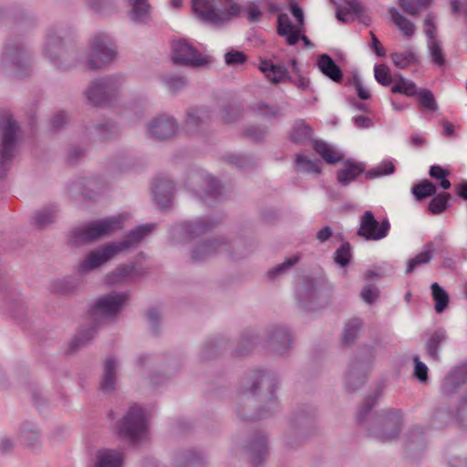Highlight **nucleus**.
<instances>
[{
	"label": "nucleus",
	"mask_w": 467,
	"mask_h": 467,
	"mask_svg": "<svg viewBox=\"0 0 467 467\" xmlns=\"http://www.w3.org/2000/svg\"><path fill=\"white\" fill-rule=\"evenodd\" d=\"M379 395L380 390H376L365 398L358 410L356 420L368 431V436L381 442H388L400 435L403 424V413L399 409L382 410L372 413V408Z\"/></svg>",
	"instance_id": "1"
},
{
	"label": "nucleus",
	"mask_w": 467,
	"mask_h": 467,
	"mask_svg": "<svg viewBox=\"0 0 467 467\" xmlns=\"http://www.w3.org/2000/svg\"><path fill=\"white\" fill-rule=\"evenodd\" d=\"M128 300V292H112L98 298L89 311L93 324L74 337L69 345V351L72 352L88 344L97 333L98 319L115 317Z\"/></svg>",
	"instance_id": "2"
},
{
	"label": "nucleus",
	"mask_w": 467,
	"mask_h": 467,
	"mask_svg": "<svg viewBox=\"0 0 467 467\" xmlns=\"http://www.w3.org/2000/svg\"><path fill=\"white\" fill-rule=\"evenodd\" d=\"M192 9L194 16L202 24L222 27L237 17L242 7L232 0L223 9L217 8L215 0H192Z\"/></svg>",
	"instance_id": "3"
},
{
	"label": "nucleus",
	"mask_w": 467,
	"mask_h": 467,
	"mask_svg": "<svg viewBox=\"0 0 467 467\" xmlns=\"http://www.w3.org/2000/svg\"><path fill=\"white\" fill-rule=\"evenodd\" d=\"M122 227L121 216L105 217L74 228L68 236V242L75 246L92 243L114 234Z\"/></svg>",
	"instance_id": "4"
},
{
	"label": "nucleus",
	"mask_w": 467,
	"mask_h": 467,
	"mask_svg": "<svg viewBox=\"0 0 467 467\" xmlns=\"http://www.w3.org/2000/svg\"><path fill=\"white\" fill-rule=\"evenodd\" d=\"M276 384V379L273 372L257 370L254 374L250 392L255 395L259 389L265 388L268 390L267 404L253 414H246L242 411L241 408H238L237 416L243 420H258L271 416L279 407L275 394Z\"/></svg>",
	"instance_id": "5"
},
{
	"label": "nucleus",
	"mask_w": 467,
	"mask_h": 467,
	"mask_svg": "<svg viewBox=\"0 0 467 467\" xmlns=\"http://www.w3.org/2000/svg\"><path fill=\"white\" fill-rule=\"evenodd\" d=\"M0 70L16 78H24L30 73V56L24 45L11 42L5 46Z\"/></svg>",
	"instance_id": "6"
},
{
	"label": "nucleus",
	"mask_w": 467,
	"mask_h": 467,
	"mask_svg": "<svg viewBox=\"0 0 467 467\" xmlns=\"http://www.w3.org/2000/svg\"><path fill=\"white\" fill-rule=\"evenodd\" d=\"M0 128L3 134L2 148L0 150V178L5 179L15 157L19 130L17 122L8 114L0 117Z\"/></svg>",
	"instance_id": "7"
},
{
	"label": "nucleus",
	"mask_w": 467,
	"mask_h": 467,
	"mask_svg": "<svg viewBox=\"0 0 467 467\" xmlns=\"http://www.w3.org/2000/svg\"><path fill=\"white\" fill-rule=\"evenodd\" d=\"M375 353L374 347L366 346L360 354L351 360L344 379L348 392H354L364 385Z\"/></svg>",
	"instance_id": "8"
},
{
	"label": "nucleus",
	"mask_w": 467,
	"mask_h": 467,
	"mask_svg": "<svg viewBox=\"0 0 467 467\" xmlns=\"http://www.w3.org/2000/svg\"><path fill=\"white\" fill-rule=\"evenodd\" d=\"M186 186L208 206H213L215 202L223 199L221 183L215 178L202 171L192 173L187 180Z\"/></svg>",
	"instance_id": "9"
},
{
	"label": "nucleus",
	"mask_w": 467,
	"mask_h": 467,
	"mask_svg": "<svg viewBox=\"0 0 467 467\" xmlns=\"http://www.w3.org/2000/svg\"><path fill=\"white\" fill-rule=\"evenodd\" d=\"M117 430L121 438L135 444L147 431V420L143 409L136 404L131 406L118 422Z\"/></svg>",
	"instance_id": "10"
},
{
	"label": "nucleus",
	"mask_w": 467,
	"mask_h": 467,
	"mask_svg": "<svg viewBox=\"0 0 467 467\" xmlns=\"http://www.w3.org/2000/svg\"><path fill=\"white\" fill-rule=\"evenodd\" d=\"M120 85V77L109 76L93 80L86 89L85 94L92 105L101 106L117 97Z\"/></svg>",
	"instance_id": "11"
},
{
	"label": "nucleus",
	"mask_w": 467,
	"mask_h": 467,
	"mask_svg": "<svg viewBox=\"0 0 467 467\" xmlns=\"http://www.w3.org/2000/svg\"><path fill=\"white\" fill-rule=\"evenodd\" d=\"M91 57L88 61L90 69H99L116 57L113 38L107 33L99 32L91 40Z\"/></svg>",
	"instance_id": "12"
},
{
	"label": "nucleus",
	"mask_w": 467,
	"mask_h": 467,
	"mask_svg": "<svg viewBox=\"0 0 467 467\" xmlns=\"http://www.w3.org/2000/svg\"><path fill=\"white\" fill-rule=\"evenodd\" d=\"M171 47V59L176 65L198 67L209 63L208 57L202 55L195 47L185 39L173 41Z\"/></svg>",
	"instance_id": "13"
},
{
	"label": "nucleus",
	"mask_w": 467,
	"mask_h": 467,
	"mask_svg": "<svg viewBox=\"0 0 467 467\" xmlns=\"http://www.w3.org/2000/svg\"><path fill=\"white\" fill-rule=\"evenodd\" d=\"M315 420V410L312 408L302 409L297 411L290 420V432L287 434L286 445L294 448L299 442H294V440L300 441L305 440L313 428Z\"/></svg>",
	"instance_id": "14"
},
{
	"label": "nucleus",
	"mask_w": 467,
	"mask_h": 467,
	"mask_svg": "<svg viewBox=\"0 0 467 467\" xmlns=\"http://www.w3.org/2000/svg\"><path fill=\"white\" fill-rule=\"evenodd\" d=\"M60 29L50 27L46 36L44 56L57 68L67 69L68 65L65 63L67 51L64 47L63 36Z\"/></svg>",
	"instance_id": "15"
},
{
	"label": "nucleus",
	"mask_w": 467,
	"mask_h": 467,
	"mask_svg": "<svg viewBox=\"0 0 467 467\" xmlns=\"http://www.w3.org/2000/svg\"><path fill=\"white\" fill-rule=\"evenodd\" d=\"M389 229L388 219L379 223L371 211H366L361 216L358 235L365 240L379 241L388 235Z\"/></svg>",
	"instance_id": "16"
},
{
	"label": "nucleus",
	"mask_w": 467,
	"mask_h": 467,
	"mask_svg": "<svg viewBox=\"0 0 467 467\" xmlns=\"http://www.w3.org/2000/svg\"><path fill=\"white\" fill-rule=\"evenodd\" d=\"M298 300L301 307L309 311L319 309L327 302L322 289L312 279L305 280L299 288Z\"/></svg>",
	"instance_id": "17"
},
{
	"label": "nucleus",
	"mask_w": 467,
	"mask_h": 467,
	"mask_svg": "<svg viewBox=\"0 0 467 467\" xmlns=\"http://www.w3.org/2000/svg\"><path fill=\"white\" fill-rule=\"evenodd\" d=\"M293 338L287 327L282 325L269 327L266 348L275 355H284L290 349Z\"/></svg>",
	"instance_id": "18"
},
{
	"label": "nucleus",
	"mask_w": 467,
	"mask_h": 467,
	"mask_svg": "<svg viewBox=\"0 0 467 467\" xmlns=\"http://www.w3.org/2000/svg\"><path fill=\"white\" fill-rule=\"evenodd\" d=\"M229 248L230 244L223 237L202 239L192 246L191 257L194 262H202Z\"/></svg>",
	"instance_id": "19"
},
{
	"label": "nucleus",
	"mask_w": 467,
	"mask_h": 467,
	"mask_svg": "<svg viewBox=\"0 0 467 467\" xmlns=\"http://www.w3.org/2000/svg\"><path fill=\"white\" fill-rule=\"evenodd\" d=\"M217 223V221L211 218L187 221L174 227L171 235L173 239H179L182 235L186 240H191L213 230Z\"/></svg>",
	"instance_id": "20"
},
{
	"label": "nucleus",
	"mask_w": 467,
	"mask_h": 467,
	"mask_svg": "<svg viewBox=\"0 0 467 467\" xmlns=\"http://www.w3.org/2000/svg\"><path fill=\"white\" fill-rule=\"evenodd\" d=\"M276 31L280 36L285 37L286 43L289 46H295L299 39H301L307 47L314 46L311 40L304 34V27L296 28L286 14L283 13L278 15Z\"/></svg>",
	"instance_id": "21"
},
{
	"label": "nucleus",
	"mask_w": 467,
	"mask_h": 467,
	"mask_svg": "<svg viewBox=\"0 0 467 467\" xmlns=\"http://www.w3.org/2000/svg\"><path fill=\"white\" fill-rule=\"evenodd\" d=\"M467 382V361L453 367L444 377L440 387V392L444 397L458 392Z\"/></svg>",
	"instance_id": "22"
},
{
	"label": "nucleus",
	"mask_w": 467,
	"mask_h": 467,
	"mask_svg": "<svg viewBox=\"0 0 467 467\" xmlns=\"http://www.w3.org/2000/svg\"><path fill=\"white\" fill-rule=\"evenodd\" d=\"M178 125L173 117L162 114L154 118L148 125L150 137L160 140H169L176 134Z\"/></svg>",
	"instance_id": "23"
},
{
	"label": "nucleus",
	"mask_w": 467,
	"mask_h": 467,
	"mask_svg": "<svg viewBox=\"0 0 467 467\" xmlns=\"http://www.w3.org/2000/svg\"><path fill=\"white\" fill-rule=\"evenodd\" d=\"M118 254L112 243L91 251L78 265V272L83 274L94 270Z\"/></svg>",
	"instance_id": "24"
},
{
	"label": "nucleus",
	"mask_w": 467,
	"mask_h": 467,
	"mask_svg": "<svg viewBox=\"0 0 467 467\" xmlns=\"http://www.w3.org/2000/svg\"><path fill=\"white\" fill-rule=\"evenodd\" d=\"M155 227V223L140 224L129 233H127L122 240L112 243L117 253L137 248L142 240L150 234Z\"/></svg>",
	"instance_id": "25"
},
{
	"label": "nucleus",
	"mask_w": 467,
	"mask_h": 467,
	"mask_svg": "<svg viewBox=\"0 0 467 467\" xmlns=\"http://www.w3.org/2000/svg\"><path fill=\"white\" fill-rule=\"evenodd\" d=\"M147 273L146 269L138 263L131 262L130 264L118 266L113 272L107 275V282L109 284L122 283L129 279H137L142 277Z\"/></svg>",
	"instance_id": "26"
},
{
	"label": "nucleus",
	"mask_w": 467,
	"mask_h": 467,
	"mask_svg": "<svg viewBox=\"0 0 467 467\" xmlns=\"http://www.w3.org/2000/svg\"><path fill=\"white\" fill-rule=\"evenodd\" d=\"M246 449L250 454L252 463L258 467L268 455L267 437L263 432L255 433L246 444Z\"/></svg>",
	"instance_id": "27"
},
{
	"label": "nucleus",
	"mask_w": 467,
	"mask_h": 467,
	"mask_svg": "<svg viewBox=\"0 0 467 467\" xmlns=\"http://www.w3.org/2000/svg\"><path fill=\"white\" fill-rule=\"evenodd\" d=\"M174 183L166 177H159L152 184L155 202L161 207L167 208L171 202L174 193Z\"/></svg>",
	"instance_id": "28"
},
{
	"label": "nucleus",
	"mask_w": 467,
	"mask_h": 467,
	"mask_svg": "<svg viewBox=\"0 0 467 467\" xmlns=\"http://www.w3.org/2000/svg\"><path fill=\"white\" fill-rule=\"evenodd\" d=\"M448 338V333L443 327L431 331L424 346L427 357L435 362L440 361V349L447 342Z\"/></svg>",
	"instance_id": "29"
},
{
	"label": "nucleus",
	"mask_w": 467,
	"mask_h": 467,
	"mask_svg": "<svg viewBox=\"0 0 467 467\" xmlns=\"http://www.w3.org/2000/svg\"><path fill=\"white\" fill-rule=\"evenodd\" d=\"M259 69L274 84L283 81L295 82V78L290 75L284 64H274L272 61L264 60L261 61Z\"/></svg>",
	"instance_id": "30"
},
{
	"label": "nucleus",
	"mask_w": 467,
	"mask_h": 467,
	"mask_svg": "<svg viewBox=\"0 0 467 467\" xmlns=\"http://www.w3.org/2000/svg\"><path fill=\"white\" fill-rule=\"evenodd\" d=\"M443 240V236H437L434 241L426 243L423 251L408 261L406 273L410 274L416 267L429 264L434 255L435 244H441Z\"/></svg>",
	"instance_id": "31"
},
{
	"label": "nucleus",
	"mask_w": 467,
	"mask_h": 467,
	"mask_svg": "<svg viewBox=\"0 0 467 467\" xmlns=\"http://www.w3.org/2000/svg\"><path fill=\"white\" fill-rule=\"evenodd\" d=\"M456 422V411L448 405H441L434 409L431 418L430 426L433 429L441 430L451 422Z\"/></svg>",
	"instance_id": "32"
},
{
	"label": "nucleus",
	"mask_w": 467,
	"mask_h": 467,
	"mask_svg": "<svg viewBox=\"0 0 467 467\" xmlns=\"http://www.w3.org/2000/svg\"><path fill=\"white\" fill-rule=\"evenodd\" d=\"M365 171V165L349 160L344 161V167L337 171V180L341 186H348Z\"/></svg>",
	"instance_id": "33"
},
{
	"label": "nucleus",
	"mask_w": 467,
	"mask_h": 467,
	"mask_svg": "<svg viewBox=\"0 0 467 467\" xmlns=\"http://www.w3.org/2000/svg\"><path fill=\"white\" fill-rule=\"evenodd\" d=\"M130 9L129 16L136 24H148L151 20L150 5L148 0H127Z\"/></svg>",
	"instance_id": "34"
},
{
	"label": "nucleus",
	"mask_w": 467,
	"mask_h": 467,
	"mask_svg": "<svg viewBox=\"0 0 467 467\" xmlns=\"http://www.w3.org/2000/svg\"><path fill=\"white\" fill-rule=\"evenodd\" d=\"M405 448L409 457H415L424 451L425 439L421 427L414 426L409 431Z\"/></svg>",
	"instance_id": "35"
},
{
	"label": "nucleus",
	"mask_w": 467,
	"mask_h": 467,
	"mask_svg": "<svg viewBox=\"0 0 467 467\" xmlns=\"http://www.w3.org/2000/svg\"><path fill=\"white\" fill-rule=\"evenodd\" d=\"M123 453L117 450L101 449L96 453L94 467H122Z\"/></svg>",
	"instance_id": "36"
},
{
	"label": "nucleus",
	"mask_w": 467,
	"mask_h": 467,
	"mask_svg": "<svg viewBox=\"0 0 467 467\" xmlns=\"http://www.w3.org/2000/svg\"><path fill=\"white\" fill-rule=\"evenodd\" d=\"M319 70L328 78L336 83L343 79V72L340 67L327 54H321L317 58Z\"/></svg>",
	"instance_id": "37"
},
{
	"label": "nucleus",
	"mask_w": 467,
	"mask_h": 467,
	"mask_svg": "<svg viewBox=\"0 0 467 467\" xmlns=\"http://www.w3.org/2000/svg\"><path fill=\"white\" fill-rule=\"evenodd\" d=\"M117 362L114 358H109L105 360L100 381V389L109 393L116 387Z\"/></svg>",
	"instance_id": "38"
},
{
	"label": "nucleus",
	"mask_w": 467,
	"mask_h": 467,
	"mask_svg": "<svg viewBox=\"0 0 467 467\" xmlns=\"http://www.w3.org/2000/svg\"><path fill=\"white\" fill-rule=\"evenodd\" d=\"M40 430L32 424L26 423L19 431L22 442L31 450H37L41 446Z\"/></svg>",
	"instance_id": "39"
},
{
	"label": "nucleus",
	"mask_w": 467,
	"mask_h": 467,
	"mask_svg": "<svg viewBox=\"0 0 467 467\" xmlns=\"http://www.w3.org/2000/svg\"><path fill=\"white\" fill-rule=\"evenodd\" d=\"M229 341L223 336L209 339L204 343L202 352V359H211L228 348Z\"/></svg>",
	"instance_id": "40"
},
{
	"label": "nucleus",
	"mask_w": 467,
	"mask_h": 467,
	"mask_svg": "<svg viewBox=\"0 0 467 467\" xmlns=\"http://www.w3.org/2000/svg\"><path fill=\"white\" fill-rule=\"evenodd\" d=\"M176 462L178 467H204L206 464L203 455L195 450H187L181 452Z\"/></svg>",
	"instance_id": "41"
},
{
	"label": "nucleus",
	"mask_w": 467,
	"mask_h": 467,
	"mask_svg": "<svg viewBox=\"0 0 467 467\" xmlns=\"http://www.w3.org/2000/svg\"><path fill=\"white\" fill-rule=\"evenodd\" d=\"M390 58L395 67L401 69L419 64V57L411 48H408L404 52L391 53Z\"/></svg>",
	"instance_id": "42"
},
{
	"label": "nucleus",
	"mask_w": 467,
	"mask_h": 467,
	"mask_svg": "<svg viewBox=\"0 0 467 467\" xmlns=\"http://www.w3.org/2000/svg\"><path fill=\"white\" fill-rule=\"evenodd\" d=\"M256 339L257 336L254 331L244 330L241 335V341L239 345L234 349H232V355L234 357H244L248 355L255 345Z\"/></svg>",
	"instance_id": "43"
},
{
	"label": "nucleus",
	"mask_w": 467,
	"mask_h": 467,
	"mask_svg": "<svg viewBox=\"0 0 467 467\" xmlns=\"http://www.w3.org/2000/svg\"><path fill=\"white\" fill-rule=\"evenodd\" d=\"M436 192L437 186L428 179L421 180L411 188V193L418 202H421L428 197H432Z\"/></svg>",
	"instance_id": "44"
},
{
	"label": "nucleus",
	"mask_w": 467,
	"mask_h": 467,
	"mask_svg": "<svg viewBox=\"0 0 467 467\" xmlns=\"http://www.w3.org/2000/svg\"><path fill=\"white\" fill-rule=\"evenodd\" d=\"M451 195L447 192H441L432 196V199L430 201L428 205V211L430 213L433 215H438L445 211L450 206V200Z\"/></svg>",
	"instance_id": "45"
},
{
	"label": "nucleus",
	"mask_w": 467,
	"mask_h": 467,
	"mask_svg": "<svg viewBox=\"0 0 467 467\" xmlns=\"http://www.w3.org/2000/svg\"><path fill=\"white\" fill-rule=\"evenodd\" d=\"M313 132V129L301 120L294 125L290 138L293 142L303 145L312 139Z\"/></svg>",
	"instance_id": "46"
},
{
	"label": "nucleus",
	"mask_w": 467,
	"mask_h": 467,
	"mask_svg": "<svg viewBox=\"0 0 467 467\" xmlns=\"http://www.w3.org/2000/svg\"><path fill=\"white\" fill-rule=\"evenodd\" d=\"M431 296L434 301V309L437 314H441L449 305V295L446 290L438 283H432L431 285Z\"/></svg>",
	"instance_id": "47"
},
{
	"label": "nucleus",
	"mask_w": 467,
	"mask_h": 467,
	"mask_svg": "<svg viewBox=\"0 0 467 467\" xmlns=\"http://www.w3.org/2000/svg\"><path fill=\"white\" fill-rule=\"evenodd\" d=\"M389 13L393 23L405 36L410 37L414 35L415 26L411 21L400 15L395 7H390Z\"/></svg>",
	"instance_id": "48"
},
{
	"label": "nucleus",
	"mask_w": 467,
	"mask_h": 467,
	"mask_svg": "<svg viewBox=\"0 0 467 467\" xmlns=\"http://www.w3.org/2000/svg\"><path fill=\"white\" fill-rule=\"evenodd\" d=\"M362 327V321L359 318H352L348 320L344 327L342 334V343L350 345L358 338L359 331Z\"/></svg>",
	"instance_id": "49"
},
{
	"label": "nucleus",
	"mask_w": 467,
	"mask_h": 467,
	"mask_svg": "<svg viewBox=\"0 0 467 467\" xmlns=\"http://www.w3.org/2000/svg\"><path fill=\"white\" fill-rule=\"evenodd\" d=\"M318 160L313 161L303 154H296L295 169L298 172L319 174L321 168Z\"/></svg>",
	"instance_id": "50"
},
{
	"label": "nucleus",
	"mask_w": 467,
	"mask_h": 467,
	"mask_svg": "<svg viewBox=\"0 0 467 467\" xmlns=\"http://www.w3.org/2000/svg\"><path fill=\"white\" fill-rule=\"evenodd\" d=\"M313 148L329 164H336L342 159L341 155H337L333 149L323 140H314Z\"/></svg>",
	"instance_id": "51"
},
{
	"label": "nucleus",
	"mask_w": 467,
	"mask_h": 467,
	"mask_svg": "<svg viewBox=\"0 0 467 467\" xmlns=\"http://www.w3.org/2000/svg\"><path fill=\"white\" fill-rule=\"evenodd\" d=\"M57 212L58 210L55 205L37 211L33 218L34 224L38 228H45L55 221Z\"/></svg>",
	"instance_id": "52"
},
{
	"label": "nucleus",
	"mask_w": 467,
	"mask_h": 467,
	"mask_svg": "<svg viewBox=\"0 0 467 467\" xmlns=\"http://www.w3.org/2000/svg\"><path fill=\"white\" fill-rule=\"evenodd\" d=\"M250 109L254 114L267 119L281 116V109L278 106H271L262 101L253 103Z\"/></svg>",
	"instance_id": "53"
},
{
	"label": "nucleus",
	"mask_w": 467,
	"mask_h": 467,
	"mask_svg": "<svg viewBox=\"0 0 467 467\" xmlns=\"http://www.w3.org/2000/svg\"><path fill=\"white\" fill-rule=\"evenodd\" d=\"M363 5L357 0H345V6L342 8H337V18L343 22H348L349 15H359L363 11Z\"/></svg>",
	"instance_id": "54"
},
{
	"label": "nucleus",
	"mask_w": 467,
	"mask_h": 467,
	"mask_svg": "<svg viewBox=\"0 0 467 467\" xmlns=\"http://www.w3.org/2000/svg\"><path fill=\"white\" fill-rule=\"evenodd\" d=\"M88 6L99 16L112 14L117 6L115 0H85Z\"/></svg>",
	"instance_id": "55"
},
{
	"label": "nucleus",
	"mask_w": 467,
	"mask_h": 467,
	"mask_svg": "<svg viewBox=\"0 0 467 467\" xmlns=\"http://www.w3.org/2000/svg\"><path fill=\"white\" fill-rule=\"evenodd\" d=\"M390 90L392 93L403 94L407 97H414L419 92V89L413 81L402 77H400V79L396 81V83L391 87Z\"/></svg>",
	"instance_id": "56"
},
{
	"label": "nucleus",
	"mask_w": 467,
	"mask_h": 467,
	"mask_svg": "<svg viewBox=\"0 0 467 467\" xmlns=\"http://www.w3.org/2000/svg\"><path fill=\"white\" fill-rule=\"evenodd\" d=\"M416 96L419 98V106L421 109H427L431 112L438 110L437 101L430 89L420 88Z\"/></svg>",
	"instance_id": "57"
},
{
	"label": "nucleus",
	"mask_w": 467,
	"mask_h": 467,
	"mask_svg": "<svg viewBox=\"0 0 467 467\" xmlns=\"http://www.w3.org/2000/svg\"><path fill=\"white\" fill-rule=\"evenodd\" d=\"M429 175L431 178L439 181V184L443 190L451 189V183L447 179L450 175L448 170L442 168L441 165L434 164L431 166Z\"/></svg>",
	"instance_id": "58"
},
{
	"label": "nucleus",
	"mask_w": 467,
	"mask_h": 467,
	"mask_svg": "<svg viewBox=\"0 0 467 467\" xmlns=\"http://www.w3.org/2000/svg\"><path fill=\"white\" fill-rule=\"evenodd\" d=\"M351 258V245L348 242L343 243L334 254V262L340 267L348 266Z\"/></svg>",
	"instance_id": "59"
},
{
	"label": "nucleus",
	"mask_w": 467,
	"mask_h": 467,
	"mask_svg": "<svg viewBox=\"0 0 467 467\" xmlns=\"http://www.w3.org/2000/svg\"><path fill=\"white\" fill-rule=\"evenodd\" d=\"M428 49L431 62L439 67H444L446 64V59L439 41H430L428 43Z\"/></svg>",
	"instance_id": "60"
},
{
	"label": "nucleus",
	"mask_w": 467,
	"mask_h": 467,
	"mask_svg": "<svg viewBox=\"0 0 467 467\" xmlns=\"http://www.w3.org/2000/svg\"><path fill=\"white\" fill-rule=\"evenodd\" d=\"M431 0H400L399 4L404 12L416 16L419 12L426 8Z\"/></svg>",
	"instance_id": "61"
},
{
	"label": "nucleus",
	"mask_w": 467,
	"mask_h": 467,
	"mask_svg": "<svg viewBox=\"0 0 467 467\" xmlns=\"http://www.w3.org/2000/svg\"><path fill=\"white\" fill-rule=\"evenodd\" d=\"M298 256L286 258L282 264L275 265L267 272L268 278L271 280H275L278 276L284 275L288 269H290L294 265H296L298 262Z\"/></svg>",
	"instance_id": "62"
},
{
	"label": "nucleus",
	"mask_w": 467,
	"mask_h": 467,
	"mask_svg": "<svg viewBox=\"0 0 467 467\" xmlns=\"http://www.w3.org/2000/svg\"><path fill=\"white\" fill-rule=\"evenodd\" d=\"M395 166L391 161H383L378 167L373 168L366 172L368 180H373L380 176L394 173Z\"/></svg>",
	"instance_id": "63"
},
{
	"label": "nucleus",
	"mask_w": 467,
	"mask_h": 467,
	"mask_svg": "<svg viewBox=\"0 0 467 467\" xmlns=\"http://www.w3.org/2000/svg\"><path fill=\"white\" fill-rule=\"evenodd\" d=\"M456 411V423L460 427L467 429V390L461 397L457 406Z\"/></svg>",
	"instance_id": "64"
}]
</instances>
